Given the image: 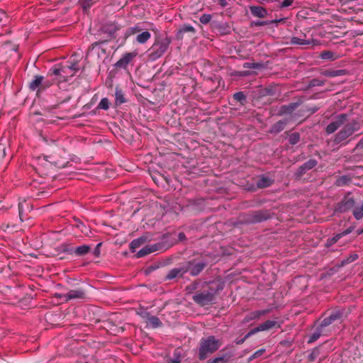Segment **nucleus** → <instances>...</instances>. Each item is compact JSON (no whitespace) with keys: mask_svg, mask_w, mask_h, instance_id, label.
I'll return each instance as SVG.
<instances>
[{"mask_svg":"<svg viewBox=\"0 0 363 363\" xmlns=\"http://www.w3.org/2000/svg\"><path fill=\"white\" fill-rule=\"evenodd\" d=\"M342 125V128L335 135L333 140L334 145H342L347 144L346 141L355 132L360 130L361 125L357 120L352 119L348 122V115L340 113L335 117L333 121L330 122L325 128V133L328 135L335 133Z\"/></svg>","mask_w":363,"mask_h":363,"instance_id":"1","label":"nucleus"},{"mask_svg":"<svg viewBox=\"0 0 363 363\" xmlns=\"http://www.w3.org/2000/svg\"><path fill=\"white\" fill-rule=\"evenodd\" d=\"M222 345V341L214 335L202 337L199 343L196 355L200 361L207 359L216 352Z\"/></svg>","mask_w":363,"mask_h":363,"instance_id":"2","label":"nucleus"},{"mask_svg":"<svg viewBox=\"0 0 363 363\" xmlns=\"http://www.w3.org/2000/svg\"><path fill=\"white\" fill-rule=\"evenodd\" d=\"M171 43L172 38L167 33L156 35L152 45L147 50L148 59L155 61L160 58L167 51Z\"/></svg>","mask_w":363,"mask_h":363,"instance_id":"3","label":"nucleus"},{"mask_svg":"<svg viewBox=\"0 0 363 363\" xmlns=\"http://www.w3.org/2000/svg\"><path fill=\"white\" fill-rule=\"evenodd\" d=\"M274 213L271 210L261 209L251 211L244 215L243 221L247 224H255L271 219Z\"/></svg>","mask_w":363,"mask_h":363,"instance_id":"4","label":"nucleus"},{"mask_svg":"<svg viewBox=\"0 0 363 363\" xmlns=\"http://www.w3.org/2000/svg\"><path fill=\"white\" fill-rule=\"evenodd\" d=\"M215 296L210 292L206 287H203L201 284V289L197 290L192 296V300L200 306H205L213 303Z\"/></svg>","mask_w":363,"mask_h":363,"instance_id":"5","label":"nucleus"},{"mask_svg":"<svg viewBox=\"0 0 363 363\" xmlns=\"http://www.w3.org/2000/svg\"><path fill=\"white\" fill-rule=\"evenodd\" d=\"M347 315V313L344 308H339L332 310L320 323L323 328H326L335 323H342Z\"/></svg>","mask_w":363,"mask_h":363,"instance_id":"6","label":"nucleus"},{"mask_svg":"<svg viewBox=\"0 0 363 363\" xmlns=\"http://www.w3.org/2000/svg\"><path fill=\"white\" fill-rule=\"evenodd\" d=\"M355 200L348 193L343 196L340 201L336 203L334 208L335 213H344L352 210L355 206Z\"/></svg>","mask_w":363,"mask_h":363,"instance_id":"7","label":"nucleus"},{"mask_svg":"<svg viewBox=\"0 0 363 363\" xmlns=\"http://www.w3.org/2000/svg\"><path fill=\"white\" fill-rule=\"evenodd\" d=\"M184 263L186 268L188 269V272H189L191 276L192 277L198 276L207 266L206 262H199L196 259L184 262Z\"/></svg>","mask_w":363,"mask_h":363,"instance_id":"8","label":"nucleus"},{"mask_svg":"<svg viewBox=\"0 0 363 363\" xmlns=\"http://www.w3.org/2000/svg\"><path fill=\"white\" fill-rule=\"evenodd\" d=\"M202 286L206 287L216 297V295L224 289L225 281L221 277H217L213 280L202 282Z\"/></svg>","mask_w":363,"mask_h":363,"instance_id":"9","label":"nucleus"},{"mask_svg":"<svg viewBox=\"0 0 363 363\" xmlns=\"http://www.w3.org/2000/svg\"><path fill=\"white\" fill-rule=\"evenodd\" d=\"M170 245L171 244H164V242H158L151 245H146L137 252L136 257L139 258L156 251L165 250L168 249Z\"/></svg>","mask_w":363,"mask_h":363,"instance_id":"10","label":"nucleus"},{"mask_svg":"<svg viewBox=\"0 0 363 363\" xmlns=\"http://www.w3.org/2000/svg\"><path fill=\"white\" fill-rule=\"evenodd\" d=\"M318 164V161L315 159H310L303 164H301L294 172V177L296 179L299 180L309 170L315 167Z\"/></svg>","mask_w":363,"mask_h":363,"instance_id":"11","label":"nucleus"},{"mask_svg":"<svg viewBox=\"0 0 363 363\" xmlns=\"http://www.w3.org/2000/svg\"><path fill=\"white\" fill-rule=\"evenodd\" d=\"M184 207L190 211L198 213L203 210L205 201L201 198L191 199L186 201Z\"/></svg>","mask_w":363,"mask_h":363,"instance_id":"12","label":"nucleus"},{"mask_svg":"<svg viewBox=\"0 0 363 363\" xmlns=\"http://www.w3.org/2000/svg\"><path fill=\"white\" fill-rule=\"evenodd\" d=\"M281 328V325L276 320H268L264 323H260L257 327L251 329L248 332V335H252L260 331L269 330L273 328Z\"/></svg>","mask_w":363,"mask_h":363,"instance_id":"13","label":"nucleus"},{"mask_svg":"<svg viewBox=\"0 0 363 363\" xmlns=\"http://www.w3.org/2000/svg\"><path fill=\"white\" fill-rule=\"evenodd\" d=\"M188 272V269L186 268L185 263H182L179 267L172 269L166 275L164 280H172L174 278L183 277L184 274Z\"/></svg>","mask_w":363,"mask_h":363,"instance_id":"14","label":"nucleus"},{"mask_svg":"<svg viewBox=\"0 0 363 363\" xmlns=\"http://www.w3.org/2000/svg\"><path fill=\"white\" fill-rule=\"evenodd\" d=\"M57 297L64 298L65 301L72 299H84L86 298L85 291L82 289L70 290L65 294H59Z\"/></svg>","mask_w":363,"mask_h":363,"instance_id":"15","label":"nucleus"},{"mask_svg":"<svg viewBox=\"0 0 363 363\" xmlns=\"http://www.w3.org/2000/svg\"><path fill=\"white\" fill-rule=\"evenodd\" d=\"M303 104V100L299 99L296 102H292L289 104L282 105L278 111V116H284L292 113L299 106Z\"/></svg>","mask_w":363,"mask_h":363,"instance_id":"16","label":"nucleus"},{"mask_svg":"<svg viewBox=\"0 0 363 363\" xmlns=\"http://www.w3.org/2000/svg\"><path fill=\"white\" fill-rule=\"evenodd\" d=\"M136 55L137 54L135 52L125 53L123 57L114 64V67L116 68L125 69L128 65L133 60Z\"/></svg>","mask_w":363,"mask_h":363,"instance_id":"17","label":"nucleus"},{"mask_svg":"<svg viewBox=\"0 0 363 363\" xmlns=\"http://www.w3.org/2000/svg\"><path fill=\"white\" fill-rule=\"evenodd\" d=\"M270 311L271 309H264L250 312L245 316L242 323H247L253 320L259 319L262 316L270 313Z\"/></svg>","mask_w":363,"mask_h":363,"instance_id":"18","label":"nucleus"},{"mask_svg":"<svg viewBox=\"0 0 363 363\" xmlns=\"http://www.w3.org/2000/svg\"><path fill=\"white\" fill-rule=\"evenodd\" d=\"M354 228L353 226H350L348 228H347L343 232L336 234L333 238H328L325 244V247H331L333 245L336 243L341 238L352 233L353 231Z\"/></svg>","mask_w":363,"mask_h":363,"instance_id":"19","label":"nucleus"},{"mask_svg":"<svg viewBox=\"0 0 363 363\" xmlns=\"http://www.w3.org/2000/svg\"><path fill=\"white\" fill-rule=\"evenodd\" d=\"M187 33L193 35L196 33V29L190 25L184 24L177 30L176 38L177 40H182L184 38V34Z\"/></svg>","mask_w":363,"mask_h":363,"instance_id":"20","label":"nucleus"},{"mask_svg":"<svg viewBox=\"0 0 363 363\" xmlns=\"http://www.w3.org/2000/svg\"><path fill=\"white\" fill-rule=\"evenodd\" d=\"M233 357L231 352L220 353L217 357L210 359L207 363H230V359Z\"/></svg>","mask_w":363,"mask_h":363,"instance_id":"21","label":"nucleus"},{"mask_svg":"<svg viewBox=\"0 0 363 363\" xmlns=\"http://www.w3.org/2000/svg\"><path fill=\"white\" fill-rule=\"evenodd\" d=\"M175 236H176L175 233H167V234H164L162 235V239L167 240L169 238H172L171 242L168 243V244H171L170 247L172 245H173L174 244L177 243L178 241L182 242V241H184L186 240V235L183 232H180L177 235V239L175 238Z\"/></svg>","mask_w":363,"mask_h":363,"instance_id":"22","label":"nucleus"},{"mask_svg":"<svg viewBox=\"0 0 363 363\" xmlns=\"http://www.w3.org/2000/svg\"><path fill=\"white\" fill-rule=\"evenodd\" d=\"M250 10L252 16L257 18H264L267 16L268 13L265 8L260 6H251Z\"/></svg>","mask_w":363,"mask_h":363,"instance_id":"23","label":"nucleus"},{"mask_svg":"<svg viewBox=\"0 0 363 363\" xmlns=\"http://www.w3.org/2000/svg\"><path fill=\"white\" fill-rule=\"evenodd\" d=\"M43 77L35 75L34 79L29 83V89L32 91L37 90L38 93L41 91V84L43 83Z\"/></svg>","mask_w":363,"mask_h":363,"instance_id":"24","label":"nucleus"},{"mask_svg":"<svg viewBox=\"0 0 363 363\" xmlns=\"http://www.w3.org/2000/svg\"><path fill=\"white\" fill-rule=\"evenodd\" d=\"M326 335L325 328L322 327V325L320 324V325L316 328V330L310 336V337L308 340V343H312V342L316 341L321 335Z\"/></svg>","mask_w":363,"mask_h":363,"instance_id":"25","label":"nucleus"},{"mask_svg":"<svg viewBox=\"0 0 363 363\" xmlns=\"http://www.w3.org/2000/svg\"><path fill=\"white\" fill-rule=\"evenodd\" d=\"M287 123H288L287 119H283V120H280V121H277V123H275L274 124H273L272 125L269 133H274V134H277V133H280L281 131H282L284 129Z\"/></svg>","mask_w":363,"mask_h":363,"instance_id":"26","label":"nucleus"},{"mask_svg":"<svg viewBox=\"0 0 363 363\" xmlns=\"http://www.w3.org/2000/svg\"><path fill=\"white\" fill-rule=\"evenodd\" d=\"M126 102V99L124 94L121 88L118 86L116 87L115 89V105L116 106H121L122 104Z\"/></svg>","mask_w":363,"mask_h":363,"instance_id":"27","label":"nucleus"},{"mask_svg":"<svg viewBox=\"0 0 363 363\" xmlns=\"http://www.w3.org/2000/svg\"><path fill=\"white\" fill-rule=\"evenodd\" d=\"M144 317H147V323L151 325L152 328H157L162 325V323L160 318L157 316L150 315V313H146Z\"/></svg>","mask_w":363,"mask_h":363,"instance_id":"28","label":"nucleus"},{"mask_svg":"<svg viewBox=\"0 0 363 363\" xmlns=\"http://www.w3.org/2000/svg\"><path fill=\"white\" fill-rule=\"evenodd\" d=\"M313 39H305L298 37H292L290 40V44L293 45H309L312 44Z\"/></svg>","mask_w":363,"mask_h":363,"instance_id":"29","label":"nucleus"},{"mask_svg":"<svg viewBox=\"0 0 363 363\" xmlns=\"http://www.w3.org/2000/svg\"><path fill=\"white\" fill-rule=\"evenodd\" d=\"M147 240V237L142 236L137 239L133 240L130 243V250L132 252H135L136 251V249L140 247L143 244H144L146 240Z\"/></svg>","mask_w":363,"mask_h":363,"instance_id":"30","label":"nucleus"},{"mask_svg":"<svg viewBox=\"0 0 363 363\" xmlns=\"http://www.w3.org/2000/svg\"><path fill=\"white\" fill-rule=\"evenodd\" d=\"M347 72L345 69H326L322 72V74L328 77H335L345 75Z\"/></svg>","mask_w":363,"mask_h":363,"instance_id":"31","label":"nucleus"},{"mask_svg":"<svg viewBox=\"0 0 363 363\" xmlns=\"http://www.w3.org/2000/svg\"><path fill=\"white\" fill-rule=\"evenodd\" d=\"M273 182L269 177L262 176L257 182V186L259 189L269 187L273 184Z\"/></svg>","mask_w":363,"mask_h":363,"instance_id":"32","label":"nucleus"},{"mask_svg":"<svg viewBox=\"0 0 363 363\" xmlns=\"http://www.w3.org/2000/svg\"><path fill=\"white\" fill-rule=\"evenodd\" d=\"M352 182V178L349 175H342L338 177L335 182V185L337 186H344L349 185Z\"/></svg>","mask_w":363,"mask_h":363,"instance_id":"33","label":"nucleus"},{"mask_svg":"<svg viewBox=\"0 0 363 363\" xmlns=\"http://www.w3.org/2000/svg\"><path fill=\"white\" fill-rule=\"evenodd\" d=\"M91 250V247L87 245H82L75 247L74 254L77 256L82 257L88 254Z\"/></svg>","mask_w":363,"mask_h":363,"instance_id":"34","label":"nucleus"},{"mask_svg":"<svg viewBox=\"0 0 363 363\" xmlns=\"http://www.w3.org/2000/svg\"><path fill=\"white\" fill-rule=\"evenodd\" d=\"M151 38V34L149 31H143L136 36V41L140 44H145Z\"/></svg>","mask_w":363,"mask_h":363,"instance_id":"35","label":"nucleus"},{"mask_svg":"<svg viewBox=\"0 0 363 363\" xmlns=\"http://www.w3.org/2000/svg\"><path fill=\"white\" fill-rule=\"evenodd\" d=\"M354 157H363V137L352 150Z\"/></svg>","mask_w":363,"mask_h":363,"instance_id":"36","label":"nucleus"},{"mask_svg":"<svg viewBox=\"0 0 363 363\" xmlns=\"http://www.w3.org/2000/svg\"><path fill=\"white\" fill-rule=\"evenodd\" d=\"M233 98L237 102H239L240 105L244 106L247 103V96L243 91H238L233 94Z\"/></svg>","mask_w":363,"mask_h":363,"instance_id":"37","label":"nucleus"},{"mask_svg":"<svg viewBox=\"0 0 363 363\" xmlns=\"http://www.w3.org/2000/svg\"><path fill=\"white\" fill-rule=\"evenodd\" d=\"M201 283H200L199 281L194 280L185 287V291L186 294H193L199 288V286H201Z\"/></svg>","mask_w":363,"mask_h":363,"instance_id":"38","label":"nucleus"},{"mask_svg":"<svg viewBox=\"0 0 363 363\" xmlns=\"http://www.w3.org/2000/svg\"><path fill=\"white\" fill-rule=\"evenodd\" d=\"M75 226L79 228L82 233L85 235H88V233L90 231L89 227L86 226V225L81 221L79 218L74 219Z\"/></svg>","mask_w":363,"mask_h":363,"instance_id":"39","label":"nucleus"},{"mask_svg":"<svg viewBox=\"0 0 363 363\" xmlns=\"http://www.w3.org/2000/svg\"><path fill=\"white\" fill-rule=\"evenodd\" d=\"M216 28L218 29V32H220V33L222 35L230 33V27L226 23L218 24Z\"/></svg>","mask_w":363,"mask_h":363,"instance_id":"40","label":"nucleus"},{"mask_svg":"<svg viewBox=\"0 0 363 363\" xmlns=\"http://www.w3.org/2000/svg\"><path fill=\"white\" fill-rule=\"evenodd\" d=\"M352 213L355 219H362L363 218V203L359 206H354L352 209Z\"/></svg>","mask_w":363,"mask_h":363,"instance_id":"41","label":"nucleus"},{"mask_svg":"<svg viewBox=\"0 0 363 363\" xmlns=\"http://www.w3.org/2000/svg\"><path fill=\"white\" fill-rule=\"evenodd\" d=\"M61 72H64V73H66V67H52L50 69L49 71V74L50 76H57V77H59V76H61Z\"/></svg>","mask_w":363,"mask_h":363,"instance_id":"42","label":"nucleus"},{"mask_svg":"<svg viewBox=\"0 0 363 363\" xmlns=\"http://www.w3.org/2000/svg\"><path fill=\"white\" fill-rule=\"evenodd\" d=\"M300 140V133L298 132H294L289 135V143L291 145H294L297 144Z\"/></svg>","mask_w":363,"mask_h":363,"instance_id":"43","label":"nucleus"},{"mask_svg":"<svg viewBox=\"0 0 363 363\" xmlns=\"http://www.w3.org/2000/svg\"><path fill=\"white\" fill-rule=\"evenodd\" d=\"M325 80H320L316 78L313 79L309 82L306 89H310L314 86H323L325 84Z\"/></svg>","mask_w":363,"mask_h":363,"instance_id":"44","label":"nucleus"},{"mask_svg":"<svg viewBox=\"0 0 363 363\" xmlns=\"http://www.w3.org/2000/svg\"><path fill=\"white\" fill-rule=\"evenodd\" d=\"M358 259V255L353 253L341 261V266L351 263Z\"/></svg>","mask_w":363,"mask_h":363,"instance_id":"45","label":"nucleus"},{"mask_svg":"<svg viewBox=\"0 0 363 363\" xmlns=\"http://www.w3.org/2000/svg\"><path fill=\"white\" fill-rule=\"evenodd\" d=\"M320 354V350L318 347L313 349L311 352L308 356V360L309 362H314Z\"/></svg>","mask_w":363,"mask_h":363,"instance_id":"46","label":"nucleus"},{"mask_svg":"<svg viewBox=\"0 0 363 363\" xmlns=\"http://www.w3.org/2000/svg\"><path fill=\"white\" fill-rule=\"evenodd\" d=\"M110 107V102L107 98L101 99L97 106L98 109L108 110Z\"/></svg>","mask_w":363,"mask_h":363,"instance_id":"47","label":"nucleus"},{"mask_svg":"<svg viewBox=\"0 0 363 363\" xmlns=\"http://www.w3.org/2000/svg\"><path fill=\"white\" fill-rule=\"evenodd\" d=\"M334 56L335 53L329 50H324L320 55V57L323 60H335Z\"/></svg>","mask_w":363,"mask_h":363,"instance_id":"48","label":"nucleus"},{"mask_svg":"<svg viewBox=\"0 0 363 363\" xmlns=\"http://www.w3.org/2000/svg\"><path fill=\"white\" fill-rule=\"evenodd\" d=\"M272 23V21H253L250 23V27L251 28L260 27V26L269 25Z\"/></svg>","mask_w":363,"mask_h":363,"instance_id":"49","label":"nucleus"},{"mask_svg":"<svg viewBox=\"0 0 363 363\" xmlns=\"http://www.w3.org/2000/svg\"><path fill=\"white\" fill-rule=\"evenodd\" d=\"M94 0H79V4L82 6L84 11H86L90 9V7L94 4Z\"/></svg>","mask_w":363,"mask_h":363,"instance_id":"50","label":"nucleus"},{"mask_svg":"<svg viewBox=\"0 0 363 363\" xmlns=\"http://www.w3.org/2000/svg\"><path fill=\"white\" fill-rule=\"evenodd\" d=\"M103 30L106 33H108L109 35H113L116 32L117 28L115 25H113V24L106 25V26H104Z\"/></svg>","mask_w":363,"mask_h":363,"instance_id":"51","label":"nucleus"},{"mask_svg":"<svg viewBox=\"0 0 363 363\" xmlns=\"http://www.w3.org/2000/svg\"><path fill=\"white\" fill-rule=\"evenodd\" d=\"M243 67L247 69H260L263 67V65L257 62H245L243 64Z\"/></svg>","mask_w":363,"mask_h":363,"instance_id":"52","label":"nucleus"},{"mask_svg":"<svg viewBox=\"0 0 363 363\" xmlns=\"http://www.w3.org/2000/svg\"><path fill=\"white\" fill-rule=\"evenodd\" d=\"M54 83L53 79H43V83L41 84V91L45 90L46 89L49 88L52 84Z\"/></svg>","mask_w":363,"mask_h":363,"instance_id":"53","label":"nucleus"},{"mask_svg":"<svg viewBox=\"0 0 363 363\" xmlns=\"http://www.w3.org/2000/svg\"><path fill=\"white\" fill-rule=\"evenodd\" d=\"M211 14H208V13H204L203 14L201 17H200V22L202 23V24H207L210 22V21L211 20Z\"/></svg>","mask_w":363,"mask_h":363,"instance_id":"54","label":"nucleus"},{"mask_svg":"<svg viewBox=\"0 0 363 363\" xmlns=\"http://www.w3.org/2000/svg\"><path fill=\"white\" fill-rule=\"evenodd\" d=\"M74 247H69V245H62V251L64 252H67L69 255H73L74 254Z\"/></svg>","mask_w":363,"mask_h":363,"instance_id":"55","label":"nucleus"},{"mask_svg":"<svg viewBox=\"0 0 363 363\" xmlns=\"http://www.w3.org/2000/svg\"><path fill=\"white\" fill-rule=\"evenodd\" d=\"M265 352V349H259L258 350H257L252 356H250V357L249 358L250 360H252L259 356H261L262 354H263Z\"/></svg>","mask_w":363,"mask_h":363,"instance_id":"56","label":"nucleus"},{"mask_svg":"<svg viewBox=\"0 0 363 363\" xmlns=\"http://www.w3.org/2000/svg\"><path fill=\"white\" fill-rule=\"evenodd\" d=\"M101 245L102 242L98 243L93 251V253L96 257H99L101 255L100 247Z\"/></svg>","mask_w":363,"mask_h":363,"instance_id":"57","label":"nucleus"},{"mask_svg":"<svg viewBox=\"0 0 363 363\" xmlns=\"http://www.w3.org/2000/svg\"><path fill=\"white\" fill-rule=\"evenodd\" d=\"M294 3V0H284L280 5V8H286L291 6Z\"/></svg>","mask_w":363,"mask_h":363,"instance_id":"58","label":"nucleus"},{"mask_svg":"<svg viewBox=\"0 0 363 363\" xmlns=\"http://www.w3.org/2000/svg\"><path fill=\"white\" fill-rule=\"evenodd\" d=\"M45 159L46 161H48V162H49L50 163H52V164H54L56 166L60 165L59 162L57 160H53L52 156H45Z\"/></svg>","mask_w":363,"mask_h":363,"instance_id":"59","label":"nucleus"},{"mask_svg":"<svg viewBox=\"0 0 363 363\" xmlns=\"http://www.w3.org/2000/svg\"><path fill=\"white\" fill-rule=\"evenodd\" d=\"M319 108H320L318 106H314L312 107L307 108V111L309 112L310 115H311L317 112L319 110Z\"/></svg>","mask_w":363,"mask_h":363,"instance_id":"60","label":"nucleus"},{"mask_svg":"<svg viewBox=\"0 0 363 363\" xmlns=\"http://www.w3.org/2000/svg\"><path fill=\"white\" fill-rule=\"evenodd\" d=\"M235 75L238 77H246L250 75V72L248 71H240L236 72Z\"/></svg>","mask_w":363,"mask_h":363,"instance_id":"61","label":"nucleus"},{"mask_svg":"<svg viewBox=\"0 0 363 363\" xmlns=\"http://www.w3.org/2000/svg\"><path fill=\"white\" fill-rule=\"evenodd\" d=\"M66 67V70L71 69L74 72H77L79 70V67H78L77 63H73L71 66H68V67Z\"/></svg>","mask_w":363,"mask_h":363,"instance_id":"62","label":"nucleus"},{"mask_svg":"<svg viewBox=\"0 0 363 363\" xmlns=\"http://www.w3.org/2000/svg\"><path fill=\"white\" fill-rule=\"evenodd\" d=\"M131 33H136L140 32L143 29L139 26H135L130 28Z\"/></svg>","mask_w":363,"mask_h":363,"instance_id":"63","label":"nucleus"},{"mask_svg":"<svg viewBox=\"0 0 363 363\" xmlns=\"http://www.w3.org/2000/svg\"><path fill=\"white\" fill-rule=\"evenodd\" d=\"M215 2L220 5L221 7L224 8L228 5V2L226 0H214Z\"/></svg>","mask_w":363,"mask_h":363,"instance_id":"64","label":"nucleus"}]
</instances>
